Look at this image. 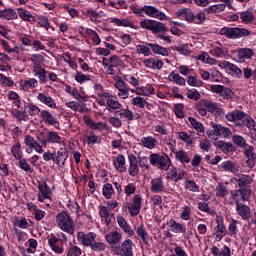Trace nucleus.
Instances as JSON below:
<instances>
[{
    "instance_id": "9d476101",
    "label": "nucleus",
    "mask_w": 256,
    "mask_h": 256,
    "mask_svg": "<svg viewBox=\"0 0 256 256\" xmlns=\"http://www.w3.org/2000/svg\"><path fill=\"white\" fill-rule=\"evenodd\" d=\"M235 204H236V211L240 215V217H242V219H245V220L249 219L251 215V208L239 202V199L237 198H236Z\"/></svg>"
},
{
    "instance_id": "338daca9",
    "label": "nucleus",
    "mask_w": 256,
    "mask_h": 256,
    "mask_svg": "<svg viewBox=\"0 0 256 256\" xmlns=\"http://www.w3.org/2000/svg\"><path fill=\"white\" fill-rule=\"evenodd\" d=\"M73 255L75 256L81 255V248L77 246H70L68 248L67 256H73Z\"/></svg>"
},
{
    "instance_id": "39448f33",
    "label": "nucleus",
    "mask_w": 256,
    "mask_h": 256,
    "mask_svg": "<svg viewBox=\"0 0 256 256\" xmlns=\"http://www.w3.org/2000/svg\"><path fill=\"white\" fill-rule=\"evenodd\" d=\"M113 251L116 255L131 256L133 255V241L125 240L121 246H114Z\"/></svg>"
},
{
    "instance_id": "a19ab883",
    "label": "nucleus",
    "mask_w": 256,
    "mask_h": 256,
    "mask_svg": "<svg viewBox=\"0 0 256 256\" xmlns=\"http://www.w3.org/2000/svg\"><path fill=\"white\" fill-rule=\"evenodd\" d=\"M11 153L17 160H21L23 157V152L21 151V143L17 142L14 146H12Z\"/></svg>"
},
{
    "instance_id": "c756f323",
    "label": "nucleus",
    "mask_w": 256,
    "mask_h": 256,
    "mask_svg": "<svg viewBox=\"0 0 256 256\" xmlns=\"http://www.w3.org/2000/svg\"><path fill=\"white\" fill-rule=\"evenodd\" d=\"M177 161L185 165V163H191V157H189V153L179 150L175 153Z\"/></svg>"
},
{
    "instance_id": "37998d69",
    "label": "nucleus",
    "mask_w": 256,
    "mask_h": 256,
    "mask_svg": "<svg viewBox=\"0 0 256 256\" xmlns=\"http://www.w3.org/2000/svg\"><path fill=\"white\" fill-rule=\"evenodd\" d=\"M242 123L248 129H252L254 132L256 131V122L251 116L246 115V118L243 119Z\"/></svg>"
},
{
    "instance_id": "ea45409f",
    "label": "nucleus",
    "mask_w": 256,
    "mask_h": 256,
    "mask_svg": "<svg viewBox=\"0 0 256 256\" xmlns=\"http://www.w3.org/2000/svg\"><path fill=\"white\" fill-rule=\"evenodd\" d=\"M215 193L217 197H227L229 190L223 183H219L215 188Z\"/></svg>"
},
{
    "instance_id": "a878e982",
    "label": "nucleus",
    "mask_w": 256,
    "mask_h": 256,
    "mask_svg": "<svg viewBox=\"0 0 256 256\" xmlns=\"http://www.w3.org/2000/svg\"><path fill=\"white\" fill-rule=\"evenodd\" d=\"M147 45L152 49L153 53H155L156 55H162L163 57L169 56V51L165 47L151 43H147Z\"/></svg>"
},
{
    "instance_id": "a18cd8bd",
    "label": "nucleus",
    "mask_w": 256,
    "mask_h": 256,
    "mask_svg": "<svg viewBox=\"0 0 256 256\" xmlns=\"http://www.w3.org/2000/svg\"><path fill=\"white\" fill-rule=\"evenodd\" d=\"M188 121L191 125V127H193V129H195L196 131H198V133H203L204 131V127L203 124H201L200 122H198L195 118L193 117H189Z\"/></svg>"
},
{
    "instance_id": "603ef678",
    "label": "nucleus",
    "mask_w": 256,
    "mask_h": 256,
    "mask_svg": "<svg viewBox=\"0 0 256 256\" xmlns=\"http://www.w3.org/2000/svg\"><path fill=\"white\" fill-rule=\"evenodd\" d=\"M113 185L107 183L102 188V194L105 196L106 199H111V195H113Z\"/></svg>"
},
{
    "instance_id": "aec40b11",
    "label": "nucleus",
    "mask_w": 256,
    "mask_h": 256,
    "mask_svg": "<svg viewBox=\"0 0 256 256\" xmlns=\"http://www.w3.org/2000/svg\"><path fill=\"white\" fill-rule=\"evenodd\" d=\"M247 117L243 111L234 110L226 115L227 121H242Z\"/></svg>"
},
{
    "instance_id": "c03bdc74",
    "label": "nucleus",
    "mask_w": 256,
    "mask_h": 256,
    "mask_svg": "<svg viewBox=\"0 0 256 256\" xmlns=\"http://www.w3.org/2000/svg\"><path fill=\"white\" fill-rule=\"evenodd\" d=\"M136 233L139 237H141L144 243H149V234L147 233V230H145L143 225L136 228Z\"/></svg>"
},
{
    "instance_id": "dca6fc26",
    "label": "nucleus",
    "mask_w": 256,
    "mask_h": 256,
    "mask_svg": "<svg viewBox=\"0 0 256 256\" xmlns=\"http://www.w3.org/2000/svg\"><path fill=\"white\" fill-rule=\"evenodd\" d=\"M40 117L42 121L46 123V125H59V120H57V118H55V116H53V114H51L49 111H41Z\"/></svg>"
},
{
    "instance_id": "1a4fd4ad",
    "label": "nucleus",
    "mask_w": 256,
    "mask_h": 256,
    "mask_svg": "<svg viewBox=\"0 0 256 256\" xmlns=\"http://www.w3.org/2000/svg\"><path fill=\"white\" fill-rule=\"evenodd\" d=\"M38 190H39L38 201L43 203L45 199H51V188L47 186L46 182L40 183L38 185Z\"/></svg>"
},
{
    "instance_id": "393cba45",
    "label": "nucleus",
    "mask_w": 256,
    "mask_h": 256,
    "mask_svg": "<svg viewBox=\"0 0 256 256\" xmlns=\"http://www.w3.org/2000/svg\"><path fill=\"white\" fill-rule=\"evenodd\" d=\"M37 99L38 101H40V103H43L44 105H47L52 109H55V107H57V104H55V101H53V98H51V96L45 95L44 93H39L37 96Z\"/></svg>"
},
{
    "instance_id": "e433bc0d",
    "label": "nucleus",
    "mask_w": 256,
    "mask_h": 256,
    "mask_svg": "<svg viewBox=\"0 0 256 256\" xmlns=\"http://www.w3.org/2000/svg\"><path fill=\"white\" fill-rule=\"evenodd\" d=\"M0 17L11 21V19H17V13L13 9H5L0 11Z\"/></svg>"
},
{
    "instance_id": "6ab92c4d",
    "label": "nucleus",
    "mask_w": 256,
    "mask_h": 256,
    "mask_svg": "<svg viewBox=\"0 0 256 256\" xmlns=\"http://www.w3.org/2000/svg\"><path fill=\"white\" fill-rule=\"evenodd\" d=\"M113 164L115 169H117V171H119L120 173H125V171H127V167L125 166V156L121 154L117 155L113 159Z\"/></svg>"
},
{
    "instance_id": "3c124183",
    "label": "nucleus",
    "mask_w": 256,
    "mask_h": 256,
    "mask_svg": "<svg viewBox=\"0 0 256 256\" xmlns=\"http://www.w3.org/2000/svg\"><path fill=\"white\" fill-rule=\"evenodd\" d=\"M118 115L123 119H128V121H133V119H135L133 112H131L129 109H122L118 111Z\"/></svg>"
},
{
    "instance_id": "f257e3e1",
    "label": "nucleus",
    "mask_w": 256,
    "mask_h": 256,
    "mask_svg": "<svg viewBox=\"0 0 256 256\" xmlns=\"http://www.w3.org/2000/svg\"><path fill=\"white\" fill-rule=\"evenodd\" d=\"M56 223L61 231L73 235L75 233V227L73 226V219L65 211H62L56 215Z\"/></svg>"
},
{
    "instance_id": "7ed1b4c3",
    "label": "nucleus",
    "mask_w": 256,
    "mask_h": 256,
    "mask_svg": "<svg viewBox=\"0 0 256 256\" xmlns=\"http://www.w3.org/2000/svg\"><path fill=\"white\" fill-rule=\"evenodd\" d=\"M140 26L142 27V29L152 31V33L154 34L167 33V31H169V28H167L165 24L151 19H144L140 22Z\"/></svg>"
},
{
    "instance_id": "f03ea898",
    "label": "nucleus",
    "mask_w": 256,
    "mask_h": 256,
    "mask_svg": "<svg viewBox=\"0 0 256 256\" xmlns=\"http://www.w3.org/2000/svg\"><path fill=\"white\" fill-rule=\"evenodd\" d=\"M219 35H225L227 39H241V37H248V35H251V32L247 28L224 27L220 29Z\"/></svg>"
},
{
    "instance_id": "774afa93",
    "label": "nucleus",
    "mask_w": 256,
    "mask_h": 256,
    "mask_svg": "<svg viewBox=\"0 0 256 256\" xmlns=\"http://www.w3.org/2000/svg\"><path fill=\"white\" fill-rule=\"evenodd\" d=\"M199 146L202 151H209L211 149V142L208 139H203L200 141Z\"/></svg>"
},
{
    "instance_id": "2eb2a0df",
    "label": "nucleus",
    "mask_w": 256,
    "mask_h": 256,
    "mask_svg": "<svg viewBox=\"0 0 256 256\" xmlns=\"http://www.w3.org/2000/svg\"><path fill=\"white\" fill-rule=\"evenodd\" d=\"M129 162H130V166H129V175H131V177H137V175H139V165L137 163V157H135V155H129L128 156Z\"/></svg>"
},
{
    "instance_id": "69168bd1",
    "label": "nucleus",
    "mask_w": 256,
    "mask_h": 256,
    "mask_svg": "<svg viewBox=\"0 0 256 256\" xmlns=\"http://www.w3.org/2000/svg\"><path fill=\"white\" fill-rule=\"evenodd\" d=\"M137 53H141L142 55H145V57H149L151 54V49L145 45H138Z\"/></svg>"
},
{
    "instance_id": "4d7b16f0",
    "label": "nucleus",
    "mask_w": 256,
    "mask_h": 256,
    "mask_svg": "<svg viewBox=\"0 0 256 256\" xmlns=\"http://www.w3.org/2000/svg\"><path fill=\"white\" fill-rule=\"evenodd\" d=\"M227 233V229L223 224H218L216 227V237H219V241L225 237Z\"/></svg>"
},
{
    "instance_id": "f3484780",
    "label": "nucleus",
    "mask_w": 256,
    "mask_h": 256,
    "mask_svg": "<svg viewBox=\"0 0 256 256\" xmlns=\"http://www.w3.org/2000/svg\"><path fill=\"white\" fill-rule=\"evenodd\" d=\"M220 67L222 69H226V71H229L230 73H234V75H237V77H241V75H243L241 69H239L237 65L230 63L228 61H223L222 63H220Z\"/></svg>"
},
{
    "instance_id": "58836bf2",
    "label": "nucleus",
    "mask_w": 256,
    "mask_h": 256,
    "mask_svg": "<svg viewBox=\"0 0 256 256\" xmlns=\"http://www.w3.org/2000/svg\"><path fill=\"white\" fill-rule=\"evenodd\" d=\"M151 190L154 193H159V191H163V181L161 178H157L151 181Z\"/></svg>"
},
{
    "instance_id": "a211bd4d",
    "label": "nucleus",
    "mask_w": 256,
    "mask_h": 256,
    "mask_svg": "<svg viewBox=\"0 0 256 256\" xmlns=\"http://www.w3.org/2000/svg\"><path fill=\"white\" fill-rule=\"evenodd\" d=\"M102 96L104 97V99H106V104L109 107V109H112L113 111H115L117 109H121V107H122L121 103H119V101L115 100L113 98V95H111L109 93H104V94H102Z\"/></svg>"
},
{
    "instance_id": "79ce46f5",
    "label": "nucleus",
    "mask_w": 256,
    "mask_h": 256,
    "mask_svg": "<svg viewBox=\"0 0 256 256\" xmlns=\"http://www.w3.org/2000/svg\"><path fill=\"white\" fill-rule=\"evenodd\" d=\"M24 111H25V113H28V115L33 117V116L39 115V113H41V108L38 106H35L33 104H30L28 106H25Z\"/></svg>"
},
{
    "instance_id": "49530a36",
    "label": "nucleus",
    "mask_w": 256,
    "mask_h": 256,
    "mask_svg": "<svg viewBox=\"0 0 256 256\" xmlns=\"http://www.w3.org/2000/svg\"><path fill=\"white\" fill-rule=\"evenodd\" d=\"M253 50L249 48H243L238 51L240 59H251L253 57Z\"/></svg>"
},
{
    "instance_id": "864d4df0",
    "label": "nucleus",
    "mask_w": 256,
    "mask_h": 256,
    "mask_svg": "<svg viewBox=\"0 0 256 256\" xmlns=\"http://www.w3.org/2000/svg\"><path fill=\"white\" fill-rule=\"evenodd\" d=\"M225 7H227L225 4L212 5L207 8V13H221V11H225Z\"/></svg>"
},
{
    "instance_id": "de8ad7c7",
    "label": "nucleus",
    "mask_w": 256,
    "mask_h": 256,
    "mask_svg": "<svg viewBox=\"0 0 256 256\" xmlns=\"http://www.w3.org/2000/svg\"><path fill=\"white\" fill-rule=\"evenodd\" d=\"M132 105H135L140 109H145V105H147V100H145V98L141 96H137L132 99Z\"/></svg>"
},
{
    "instance_id": "6e6d98bb",
    "label": "nucleus",
    "mask_w": 256,
    "mask_h": 256,
    "mask_svg": "<svg viewBox=\"0 0 256 256\" xmlns=\"http://www.w3.org/2000/svg\"><path fill=\"white\" fill-rule=\"evenodd\" d=\"M185 188L188 189V191H192V193H199V186L193 180L186 181Z\"/></svg>"
},
{
    "instance_id": "72a5a7b5",
    "label": "nucleus",
    "mask_w": 256,
    "mask_h": 256,
    "mask_svg": "<svg viewBox=\"0 0 256 256\" xmlns=\"http://www.w3.org/2000/svg\"><path fill=\"white\" fill-rule=\"evenodd\" d=\"M48 243L52 251H54V253H58V254L63 253V247L59 246V239L52 237L48 240Z\"/></svg>"
},
{
    "instance_id": "6e6552de",
    "label": "nucleus",
    "mask_w": 256,
    "mask_h": 256,
    "mask_svg": "<svg viewBox=\"0 0 256 256\" xmlns=\"http://www.w3.org/2000/svg\"><path fill=\"white\" fill-rule=\"evenodd\" d=\"M244 149V155H246L248 159L246 163L248 167H250V169H253V167H255L256 162L255 148H253V146L246 145Z\"/></svg>"
},
{
    "instance_id": "5701e85b",
    "label": "nucleus",
    "mask_w": 256,
    "mask_h": 256,
    "mask_svg": "<svg viewBox=\"0 0 256 256\" xmlns=\"http://www.w3.org/2000/svg\"><path fill=\"white\" fill-rule=\"evenodd\" d=\"M141 146L146 149H155L157 147V139L153 136L142 137Z\"/></svg>"
},
{
    "instance_id": "e2e57ef3",
    "label": "nucleus",
    "mask_w": 256,
    "mask_h": 256,
    "mask_svg": "<svg viewBox=\"0 0 256 256\" xmlns=\"http://www.w3.org/2000/svg\"><path fill=\"white\" fill-rule=\"evenodd\" d=\"M187 97L188 99H194V101H199V99H201V94L199 93V91H197V89H191L188 91Z\"/></svg>"
},
{
    "instance_id": "13d9d810",
    "label": "nucleus",
    "mask_w": 256,
    "mask_h": 256,
    "mask_svg": "<svg viewBox=\"0 0 256 256\" xmlns=\"http://www.w3.org/2000/svg\"><path fill=\"white\" fill-rule=\"evenodd\" d=\"M198 209L204 213H208V215H213L215 213V210H211V208H209V204L206 202L198 203Z\"/></svg>"
},
{
    "instance_id": "7c9ffc66",
    "label": "nucleus",
    "mask_w": 256,
    "mask_h": 256,
    "mask_svg": "<svg viewBox=\"0 0 256 256\" xmlns=\"http://www.w3.org/2000/svg\"><path fill=\"white\" fill-rule=\"evenodd\" d=\"M169 227L173 233H185L187 231L184 225L177 223L175 220H170Z\"/></svg>"
},
{
    "instance_id": "5fc2aeb1",
    "label": "nucleus",
    "mask_w": 256,
    "mask_h": 256,
    "mask_svg": "<svg viewBox=\"0 0 256 256\" xmlns=\"http://www.w3.org/2000/svg\"><path fill=\"white\" fill-rule=\"evenodd\" d=\"M201 105L209 111V113H213V111H217V103H212L208 100H200Z\"/></svg>"
},
{
    "instance_id": "f8f14e48",
    "label": "nucleus",
    "mask_w": 256,
    "mask_h": 256,
    "mask_svg": "<svg viewBox=\"0 0 256 256\" xmlns=\"http://www.w3.org/2000/svg\"><path fill=\"white\" fill-rule=\"evenodd\" d=\"M114 87L118 89V97L120 99H127L129 97V88H127V84L122 79H118Z\"/></svg>"
},
{
    "instance_id": "412c9836",
    "label": "nucleus",
    "mask_w": 256,
    "mask_h": 256,
    "mask_svg": "<svg viewBox=\"0 0 256 256\" xmlns=\"http://www.w3.org/2000/svg\"><path fill=\"white\" fill-rule=\"evenodd\" d=\"M214 145L215 147H219L223 153H233V151H235V146H233V143L231 142H224L219 140L214 142Z\"/></svg>"
},
{
    "instance_id": "b1692460",
    "label": "nucleus",
    "mask_w": 256,
    "mask_h": 256,
    "mask_svg": "<svg viewBox=\"0 0 256 256\" xmlns=\"http://www.w3.org/2000/svg\"><path fill=\"white\" fill-rule=\"evenodd\" d=\"M34 75H37L42 83H47V71L39 64L33 65Z\"/></svg>"
},
{
    "instance_id": "4c0bfd02",
    "label": "nucleus",
    "mask_w": 256,
    "mask_h": 256,
    "mask_svg": "<svg viewBox=\"0 0 256 256\" xmlns=\"http://www.w3.org/2000/svg\"><path fill=\"white\" fill-rule=\"evenodd\" d=\"M240 19L242 23H253L255 16H253V12L246 10L240 13Z\"/></svg>"
},
{
    "instance_id": "c85d7f7f",
    "label": "nucleus",
    "mask_w": 256,
    "mask_h": 256,
    "mask_svg": "<svg viewBox=\"0 0 256 256\" xmlns=\"http://www.w3.org/2000/svg\"><path fill=\"white\" fill-rule=\"evenodd\" d=\"M177 16L184 17L186 21H193L195 19L193 12L189 8H183L178 10Z\"/></svg>"
},
{
    "instance_id": "680f3d73",
    "label": "nucleus",
    "mask_w": 256,
    "mask_h": 256,
    "mask_svg": "<svg viewBox=\"0 0 256 256\" xmlns=\"http://www.w3.org/2000/svg\"><path fill=\"white\" fill-rule=\"evenodd\" d=\"M87 15L93 23H101V21H98L99 19V13L95 12L93 9H88L87 10Z\"/></svg>"
},
{
    "instance_id": "473e14b6",
    "label": "nucleus",
    "mask_w": 256,
    "mask_h": 256,
    "mask_svg": "<svg viewBox=\"0 0 256 256\" xmlns=\"http://www.w3.org/2000/svg\"><path fill=\"white\" fill-rule=\"evenodd\" d=\"M48 142L49 143H57L58 145H64L63 139L57 132L49 131L47 132Z\"/></svg>"
},
{
    "instance_id": "09e8293b",
    "label": "nucleus",
    "mask_w": 256,
    "mask_h": 256,
    "mask_svg": "<svg viewBox=\"0 0 256 256\" xmlns=\"http://www.w3.org/2000/svg\"><path fill=\"white\" fill-rule=\"evenodd\" d=\"M221 168L224 169V171H230V173H235L237 171V167L235 166V163L231 161H224L221 164Z\"/></svg>"
},
{
    "instance_id": "0eeeda50",
    "label": "nucleus",
    "mask_w": 256,
    "mask_h": 256,
    "mask_svg": "<svg viewBox=\"0 0 256 256\" xmlns=\"http://www.w3.org/2000/svg\"><path fill=\"white\" fill-rule=\"evenodd\" d=\"M210 89L213 93H217L220 97H223V99H231L233 97V91L223 85H212Z\"/></svg>"
},
{
    "instance_id": "ddd939ff",
    "label": "nucleus",
    "mask_w": 256,
    "mask_h": 256,
    "mask_svg": "<svg viewBox=\"0 0 256 256\" xmlns=\"http://www.w3.org/2000/svg\"><path fill=\"white\" fill-rule=\"evenodd\" d=\"M128 209L132 217L139 215V211H141V196L136 195L133 199V203L128 205Z\"/></svg>"
},
{
    "instance_id": "c9c22d12",
    "label": "nucleus",
    "mask_w": 256,
    "mask_h": 256,
    "mask_svg": "<svg viewBox=\"0 0 256 256\" xmlns=\"http://www.w3.org/2000/svg\"><path fill=\"white\" fill-rule=\"evenodd\" d=\"M65 161H67V150L65 148H61L58 153L57 156L55 158V163L56 165H65Z\"/></svg>"
},
{
    "instance_id": "bb28decb",
    "label": "nucleus",
    "mask_w": 256,
    "mask_h": 256,
    "mask_svg": "<svg viewBox=\"0 0 256 256\" xmlns=\"http://www.w3.org/2000/svg\"><path fill=\"white\" fill-rule=\"evenodd\" d=\"M106 241L109 245H117L121 241V234L117 231H112L106 234Z\"/></svg>"
},
{
    "instance_id": "2f4dec72",
    "label": "nucleus",
    "mask_w": 256,
    "mask_h": 256,
    "mask_svg": "<svg viewBox=\"0 0 256 256\" xmlns=\"http://www.w3.org/2000/svg\"><path fill=\"white\" fill-rule=\"evenodd\" d=\"M118 225L121 227L122 231L125 233H128V235H133V229H131V226L127 223V220L123 218L122 216L117 218Z\"/></svg>"
},
{
    "instance_id": "f704fd0d",
    "label": "nucleus",
    "mask_w": 256,
    "mask_h": 256,
    "mask_svg": "<svg viewBox=\"0 0 256 256\" xmlns=\"http://www.w3.org/2000/svg\"><path fill=\"white\" fill-rule=\"evenodd\" d=\"M170 179H172V181H175V183H177V181H181V179H183V177H185V172L183 170H177V168H173L172 170H170Z\"/></svg>"
},
{
    "instance_id": "8fccbe9b",
    "label": "nucleus",
    "mask_w": 256,
    "mask_h": 256,
    "mask_svg": "<svg viewBox=\"0 0 256 256\" xmlns=\"http://www.w3.org/2000/svg\"><path fill=\"white\" fill-rule=\"evenodd\" d=\"M232 141L233 143H235V145H237V147L243 148L245 149V147H247V143L245 141V138H243V136L240 135H234L232 137Z\"/></svg>"
},
{
    "instance_id": "423d86ee",
    "label": "nucleus",
    "mask_w": 256,
    "mask_h": 256,
    "mask_svg": "<svg viewBox=\"0 0 256 256\" xmlns=\"http://www.w3.org/2000/svg\"><path fill=\"white\" fill-rule=\"evenodd\" d=\"M142 11H144V13L148 15V17H154L155 19H159L160 21H167V15H165V13L159 11L153 6H143Z\"/></svg>"
},
{
    "instance_id": "20e7f679",
    "label": "nucleus",
    "mask_w": 256,
    "mask_h": 256,
    "mask_svg": "<svg viewBox=\"0 0 256 256\" xmlns=\"http://www.w3.org/2000/svg\"><path fill=\"white\" fill-rule=\"evenodd\" d=\"M149 160L151 165L158 167V169H162V171H168L169 167H171V159L166 154H151Z\"/></svg>"
},
{
    "instance_id": "4468645a",
    "label": "nucleus",
    "mask_w": 256,
    "mask_h": 256,
    "mask_svg": "<svg viewBox=\"0 0 256 256\" xmlns=\"http://www.w3.org/2000/svg\"><path fill=\"white\" fill-rule=\"evenodd\" d=\"M95 237H97V235H95V233L93 232H90L86 235L81 232L78 233V239L79 241H81L84 247H91V245H93V242L95 241Z\"/></svg>"
},
{
    "instance_id": "cd10ccee",
    "label": "nucleus",
    "mask_w": 256,
    "mask_h": 256,
    "mask_svg": "<svg viewBox=\"0 0 256 256\" xmlns=\"http://www.w3.org/2000/svg\"><path fill=\"white\" fill-rule=\"evenodd\" d=\"M236 181L238 183V187H240L241 189V188L249 187V185L253 183V178H251V176L249 175H241V176H238V178H236Z\"/></svg>"
},
{
    "instance_id": "0e129e2a",
    "label": "nucleus",
    "mask_w": 256,
    "mask_h": 256,
    "mask_svg": "<svg viewBox=\"0 0 256 256\" xmlns=\"http://www.w3.org/2000/svg\"><path fill=\"white\" fill-rule=\"evenodd\" d=\"M18 15L21 17V19H23V21H31V19H33L31 13L23 9L18 10Z\"/></svg>"
},
{
    "instance_id": "4be33fe9",
    "label": "nucleus",
    "mask_w": 256,
    "mask_h": 256,
    "mask_svg": "<svg viewBox=\"0 0 256 256\" xmlns=\"http://www.w3.org/2000/svg\"><path fill=\"white\" fill-rule=\"evenodd\" d=\"M212 128L214 129L218 137H230V135H233L231 130L227 127L212 123Z\"/></svg>"
},
{
    "instance_id": "9b49d317",
    "label": "nucleus",
    "mask_w": 256,
    "mask_h": 256,
    "mask_svg": "<svg viewBox=\"0 0 256 256\" xmlns=\"http://www.w3.org/2000/svg\"><path fill=\"white\" fill-rule=\"evenodd\" d=\"M235 201L241 197L242 201H249L251 199V186H246L239 190H236L234 194H232Z\"/></svg>"
},
{
    "instance_id": "bf43d9fd",
    "label": "nucleus",
    "mask_w": 256,
    "mask_h": 256,
    "mask_svg": "<svg viewBox=\"0 0 256 256\" xmlns=\"http://www.w3.org/2000/svg\"><path fill=\"white\" fill-rule=\"evenodd\" d=\"M90 248L92 249V251H96V253H99L100 251H105L106 246L105 243L103 242H92Z\"/></svg>"
},
{
    "instance_id": "052dcab7",
    "label": "nucleus",
    "mask_w": 256,
    "mask_h": 256,
    "mask_svg": "<svg viewBox=\"0 0 256 256\" xmlns=\"http://www.w3.org/2000/svg\"><path fill=\"white\" fill-rule=\"evenodd\" d=\"M24 143L26 147H29V149L31 150L35 149V145H37V141H35V138L29 135L25 136Z\"/></svg>"
}]
</instances>
